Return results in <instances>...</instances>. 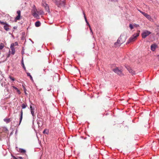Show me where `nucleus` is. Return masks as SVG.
<instances>
[{
  "instance_id": "f257e3e1",
  "label": "nucleus",
  "mask_w": 159,
  "mask_h": 159,
  "mask_svg": "<svg viewBox=\"0 0 159 159\" xmlns=\"http://www.w3.org/2000/svg\"><path fill=\"white\" fill-rule=\"evenodd\" d=\"M53 2L58 7H65L66 5V0H52Z\"/></svg>"
},
{
  "instance_id": "f03ea898",
  "label": "nucleus",
  "mask_w": 159,
  "mask_h": 159,
  "mask_svg": "<svg viewBox=\"0 0 159 159\" xmlns=\"http://www.w3.org/2000/svg\"><path fill=\"white\" fill-rule=\"evenodd\" d=\"M151 32L148 30H145L143 32L142 34V37L143 39H145L146 37L150 34Z\"/></svg>"
},
{
  "instance_id": "7ed1b4c3",
  "label": "nucleus",
  "mask_w": 159,
  "mask_h": 159,
  "mask_svg": "<svg viewBox=\"0 0 159 159\" xmlns=\"http://www.w3.org/2000/svg\"><path fill=\"white\" fill-rule=\"evenodd\" d=\"M42 4V6L45 8V10L49 13H50V11L49 5L45 2H43Z\"/></svg>"
},
{
  "instance_id": "20e7f679",
  "label": "nucleus",
  "mask_w": 159,
  "mask_h": 159,
  "mask_svg": "<svg viewBox=\"0 0 159 159\" xmlns=\"http://www.w3.org/2000/svg\"><path fill=\"white\" fill-rule=\"evenodd\" d=\"M113 71L116 73L118 75L120 76L123 75L122 73V71L121 70L119 69L118 68L116 67L115 69H113Z\"/></svg>"
},
{
  "instance_id": "39448f33",
  "label": "nucleus",
  "mask_w": 159,
  "mask_h": 159,
  "mask_svg": "<svg viewBox=\"0 0 159 159\" xmlns=\"http://www.w3.org/2000/svg\"><path fill=\"white\" fill-rule=\"evenodd\" d=\"M123 43V40H117V41L114 43L115 46L116 47L119 46Z\"/></svg>"
},
{
  "instance_id": "423d86ee",
  "label": "nucleus",
  "mask_w": 159,
  "mask_h": 159,
  "mask_svg": "<svg viewBox=\"0 0 159 159\" xmlns=\"http://www.w3.org/2000/svg\"><path fill=\"white\" fill-rule=\"evenodd\" d=\"M142 13L143 15L149 20L150 21H151L152 20V18L150 15H148L147 13L145 12Z\"/></svg>"
},
{
  "instance_id": "0eeeda50",
  "label": "nucleus",
  "mask_w": 159,
  "mask_h": 159,
  "mask_svg": "<svg viewBox=\"0 0 159 159\" xmlns=\"http://www.w3.org/2000/svg\"><path fill=\"white\" fill-rule=\"evenodd\" d=\"M126 68L127 69L129 72L131 73V74L133 75L135 74V72L130 67L127 66L126 67Z\"/></svg>"
},
{
  "instance_id": "6e6552de",
  "label": "nucleus",
  "mask_w": 159,
  "mask_h": 159,
  "mask_svg": "<svg viewBox=\"0 0 159 159\" xmlns=\"http://www.w3.org/2000/svg\"><path fill=\"white\" fill-rule=\"evenodd\" d=\"M157 48V45L156 44H153L151 45V49L152 51H155L156 49Z\"/></svg>"
},
{
  "instance_id": "1a4fd4ad",
  "label": "nucleus",
  "mask_w": 159,
  "mask_h": 159,
  "mask_svg": "<svg viewBox=\"0 0 159 159\" xmlns=\"http://www.w3.org/2000/svg\"><path fill=\"white\" fill-rule=\"evenodd\" d=\"M139 33H138L134 34L130 38L129 40H133L134 39H136L139 36Z\"/></svg>"
},
{
  "instance_id": "9d476101",
  "label": "nucleus",
  "mask_w": 159,
  "mask_h": 159,
  "mask_svg": "<svg viewBox=\"0 0 159 159\" xmlns=\"http://www.w3.org/2000/svg\"><path fill=\"white\" fill-rule=\"evenodd\" d=\"M8 130L6 127H0V133L4 132L7 133Z\"/></svg>"
},
{
  "instance_id": "9b49d317",
  "label": "nucleus",
  "mask_w": 159,
  "mask_h": 159,
  "mask_svg": "<svg viewBox=\"0 0 159 159\" xmlns=\"http://www.w3.org/2000/svg\"><path fill=\"white\" fill-rule=\"evenodd\" d=\"M13 44H11L10 46V48L11 50V54L12 55H14L15 52V48L13 47Z\"/></svg>"
},
{
  "instance_id": "f8f14e48",
  "label": "nucleus",
  "mask_w": 159,
  "mask_h": 159,
  "mask_svg": "<svg viewBox=\"0 0 159 159\" xmlns=\"http://www.w3.org/2000/svg\"><path fill=\"white\" fill-rule=\"evenodd\" d=\"M9 25L7 24L6 23L4 26V29L8 31L10 30V29L9 28Z\"/></svg>"
},
{
  "instance_id": "ddd939ff",
  "label": "nucleus",
  "mask_w": 159,
  "mask_h": 159,
  "mask_svg": "<svg viewBox=\"0 0 159 159\" xmlns=\"http://www.w3.org/2000/svg\"><path fill=\"white\" fill-rule=\"evenodd\" d=\"M156 31L157 34L159 36V25H157V28L156 29Z\"/></svg>"
},
{
  "instance_id": "4468645a",
  "label": "nucleus",
  "mask_w": 159,
  "mask_h": 159,
  "mask_svg": "<svg viewBox=\"0 0 159 159\" xmlns=\"http://www.w3.org/2000/svg\"><path fill=\"white\" fill-rule=\"evenodd\" d=\"M41 25V23L40 21H37L35 22V25L36 27H38L40 26Z\"/></svg>"
},
{
  "instance_id": "2eb2a0df",
  "label": "nucleus",
  "mask_w": 159,
  "mask_h": 159,
  "mask_svg": "<svg viewBox=\"0 0 159 159\" xmlns=\"http://www.w3.org/2000/svg\"><path fill=\"white\" fill-rule=\"evenodd\" d=\"M22 116H23V112L21 110V113H20V121H19V125H20V123H21V121L22 120Z\"/></svg>"
},
{
  "instance_id": "dca6fc26",
  "label": "nucleus",
  "mask_w": 159,
  "mask_h": 159,
  "mask_svg": "<svg viewBox=\"0 0 159 159\" xmlns=\"http://www.w3.org/2000/svg\"><path fill=\"white\" fill-rule=\"evenodd\" d=\"M12 87L14 89L16 90L17 92L19 94H20L21 93L19 89H18L16 87L12 86Z\"/></svg>"
},
{
  "instance_id": "f3484780",
  "label": "nucleus",
  "mask_w": 159,
  "mask_h": 159,
  "mask_svg": "<svg viewBox=\"0 0 159 159\" xmlns=\"http://www.w3.org/2000/svg\"><path fill=\"white\" fill-rule=\"evenodd\" d=\"M32 13L37 12V10L34 5L33 6V9L32 10Z\"/></svg>"
},
{
  "instance_id": "a211bd4d",
  "label": "nucleus",
  "mask_w": 159,
  "mask_h": 159,
  "mask_svg": "<svg viewBox=\"0 0 159 159\" xmlns=\"http://www.w3.org/2000/svg\"><path fill=\"white\" fill-rule=\"evenodd\" d=\"M33 15L34 17L35 18H37L38 17H39V16L38 14L37 13V12L33 13Z\"/></svg>"
},
{
  "instance_id": "6ab92c4d",
  "label": "nucleus",
  "mask_w": 159,
  "mask_h": 159,
  "mask_svg": "<svg viewBox=\"0 0 159 159\" xmlns=\"http://www.w3.org/2000/svg\"><path fill=\"white\" fill-rule=\"evenodd\" d=\"M27 75L28 76H29L30 77V80H32V82H34V80L33 79V78L32 76L30 75V73H28V72H27Z\"/></svg>"
},
{
  "instance_id": "aec40b11",
  "label": "nucleus",
  "mask_w": 159,
  "mask_h": 159,
  "mask_svg": "<svg viewBox=\"0 0 159 159\" xmlns=\"http://www.w3.org/2000/svg\"><path fill=\"white\" fill-rule=\"evenodd\" d=\"M4 121L7 123H8L10 122V120L9 118H5L4 119Z\"/></svg>"
},
{
  "instance_id": "412c9836",
  "label": "nucleus",
  "mask_w": 159,
  "mask_h": 159,
  "mask_svg": "<svg viewBox=\"0 0 159 159\" xmlns=\"http://www.w3.org/2000/svg\"><path fill=\"white\" fill-rule=\"evenodd\" d=\"M19 150V152L20 153H25L26 152L25 150L23 149L20 148Z\"/></svg>"
},
{
  "instance_id": "4be33fe9",
  "label": "nucleus",
  "mask_w": 159,
  "mask_h": 159,
  "mask_svg": "<svg viewBox=\"0 0 159 159\" xmlns=\"http://www.w3.org/2000/svg\"><path fill=\"white\" fill-rule=\"evenodd\" d=\"M30 111H34V106H32L31 105H30Z\"/></svg>"
},
{
  "instance_id": "5701e85b",
  "label": "nucleus",
  "mask_w": 159,
  "mask_h": 159,
  "mask_svg": "<svg viewBox=\"0 0 159 159\" xmlns=\"http://www.w3.org/2000/svg\"><path fill=\"white\" fill-rule=\"evenodd\" d=\"M31 114L32 115V116H33V118L34 120L35 117V113H34V111H31Z\"/></svg>"
},
{
  "instance_id": "b1692460",
  "label": "nucleus",
  "mask_w": 159,
  "mask_h": 159,
  "mask_svg": "<svg viewBox=\"0 0 159 159\" xmlns=\"http://www.w3.org/2000/svg\"><path fill=\"white\" fill-rule=\"evenodd\" d=\"M43 133L44 134H48V131L47 129H45L43 132Z\"/></svg>"
},
{
  "instance_id": "393cba45",
  "label": "nucleus",
  "mask_w": 159,
  "mask_h": 159,
  "mask_svg": "<svg viewBox=\"0 0 159 159\" xmlns=\"http://www.w3.org/2000/svg\"><path fill=\"white\" fill-rule=\"evenodd\" d=\"M4 47V45L2 43L0 44V50H1Z\"/></svg>"
},
{
  "instance_id": "a878e982",
  "label": "nucleus",
  "mask_w": 159,
  "mask_h": 159,
  "mask_svg": "<svg viewBox=\"0 0 159 159\" xmlns=\"http://www.w3.org/2000/svg\"><path fill=\"white\" fill-rule=\"evenodd\" d=\"M26 106L27 105L26 104L23 103L22 104V109H25L26 107Z\"/></svg>"
},
{
  "instance_id": "bb28decb",
  "label": "nucleus",
  "mask_w": 159,
  "mask_h": 159,
  "mask_svg": "<svg viewBox=\"0 0 159 159\" xmlns=\"http://www.w3.org/2000/svg\"><path fill=\"white\" fill-rule=\"evenodd\" d=\"M20 16L19 15H17V16L16 17L15 19L16 20H19L20 19Z\"/></svg>"
},
{
  "instance_id": "cd10ccee",
  "label": "nucleus",
  "mask_w": 159,
  "mask_h": 159,
  "mask_svg": "<svg viewBox=\"0 0 159 159\" xmlns=\"http://www.w3.org/2000/svg\"><path fill=\"white\" fill-rule=\"evenodd\" d=\"M21 63H22V66H23V68L25 70H26L25 67V65H24V64L23 61H22L21 62Z\"/></svg>"
},
{
  "instance_id": "c85d7f7f",
  "label": "nucleus",
  "mask_w": 159,
  "mask_h": 159,
  "mask_svg": "<svg viewBox=\"0 0 159 159\" xmlns=\"http://www.w3.org/2000/svg\"><path fill=\"white\" fill-rule=\"evenodd\" d=\"M129 27H130V29L131 30H132L134 28L133 25L131 24H129Z\"/></svg>"
},
{
  "instance_id": "c756f323",
  "label": "nucleus",
  "mask_w": 159,
  "mask_h": 159,
  "mask_svg": "<svg viewBox=\"0 0 159 159\" xmlns=\"http://www.w3.org/2000/svg\"><path fill=\"white\" fill-rule=\"evenodd\" d=\"M83 14H84V19H85V22H87L88 21H87V19L86 17V16H85V14L84 13V12H83Z\"/></svg>"
},
{
  "instance_id": "7c9ffc66",
  "label": "nucleus",
  "mask_w": 159,
  "mask_h": 159,
  "mask_svg": "<svg viewBox=\"0 0 159 159\" xmlns=\"http://www.w3.org/2000/svg\"><path fill=\"white\" fill-rule=\"evenodd\" d=\"M0 23L1 25H4L6 23L4 22L3 21H0Z\"/></svg>"
},
{
  "instance_id": "2f4dec72",
  "label": "nucleus",
  "mask_w": 159,
  "mask_h": 159,
  "mask_svg": "<svg viewBox=\"0 0 159 159\" xmlns=\"http://www.w3.org/2000/svg\"><path fill=\"white\" fill-rule=\"evenodd\" d=\"M9 78H10V79L11 80H12L14 81L15 80V79L14 78L12 77L11 76H9Z\"/></svg>"
},
{
  "instance_id": "473e14b6",
  "label": "nucleus",
  "mask_w": 159,
  "mask_h": 159,
  "mask_svg": "<svg viewBox=\"0 0 159 159\" xmlns=\"http://www.w3.org/2000/svg\"><path fill=\"white\" fill-rule=\"evenodd\" d=\"M18 43L17 42H16L15 43H11V44H13V47H14V46H17L18 45Z\"/></svg>"
},
{
  "instance_id": "72a5a7b5",
  "label": "nucleus",
  "mask_w": 159,
  "mask_h": 159,
  "mask_svg": "<svg viewBox=\"0 0 159 159\" xmlns=\"http://www.w3.org/2000/svg\"><path fill=\"white\" fill-rule=\"evenodd\" d=\"M17 13L18 14V15H19L20 16V10H18L17 11Z\"/></svg>"
},
{
  "instance_id": "f704fd0d",
  "label": "nucleus",
  "mask_w": 159,
  "mask_h": 159,
  "mask_svg": "<svg viewBox=\"0 0 159 159\" xmlns=\"http://www.w3.org/2000/svg\"><path fill=\"white\" fill-rule=\"evenodd\" d=\"M43 12L42 11H39V14L40 15H43Z\"/></svg>"
},
{
  "instance_id": "c9c22d12",
  "label": "nucleus",
  "mask_w": 159,
  "mask_h": 159,
  "mask_svg": "<svg viewBox=\"0 0 159 159\" xmlns=\"http://www.w3.org/2000/svg\"><path fill=\"white\" fill-rule=\"evenodd\" d=\"M134 25V26H135L136 27H139V25L136 24H135Z\"/></svg>"
},
{
  "instance_id": "e433bc0d",
  "label": "nucleus",
  "mask_w": 159,
  "mask_h": 159,
  "mask_svg": "<svg viewBox=\"0 0 159 159\" xmlns=\"http://www.w3.org/2000/svg\"><path fill=\"white\" fill-rule=\"evenodd\" d=\"M89 29L90 31V33L92 34H93V32L92 31V29L91 28V27H89Z\"/></svg>"
},
{
  "instance_id": "4c0bfd02",
  "label": "nucleus",
  "mask_w": 159,
  "mask_h": 159,
  "mask_svg": "<svg viewBox=\"0 0 159 159\" xmlns=\"http://www.w3.org/2000/svg\"><path fill=\"white\" fill-rule=\"evenodd\" d=\"M133 40H129L127 42H126V44H129L131 43Z\"/></svg>"
},
{
  "instance_id": "58836bf2",
  "label": "nucleus",
  "mask_w": 159,
  "mask_h": 159,
  "mask_svg": "<svg viewBox=\"0 0 159 159\" xmlns=\"http://www.w3.org/2000/svg\"><path fill=\"white\" fill-rule=\"evenodd\" d=\"M138 11H139L141 13L143 14L142 13H144V12H143L142 11H141L140 10L138 9Z\"/></svg>"
},
{
  "instance_id": "ea45409f",
  "label": "nucleus",
  "mask_w": 159,
  "mask_h": 159,
  "mask_svg": "<svg viewBox=\"0 0 159 159\" xmlns=\"http://www.w3.org/2000/svg\"><path fill=\"white\" fill-rule=\"evenodd\" d=\"M110 0L111 1L114 2H116L117 1V0Z\"/></svg>"
},
{
  "instance_id": "a19ab883",
  "label": "nucleus",
  "mask_w": 159,
  "mask_h": 159,
  "mask_svg": "<svg viewBox=\"0 0 159 159\" xmlns=\"http://www.w3.org/2000/svg\"><path fill=\"white\" fill-rule=\"evenodd\" d=\"M87 24V25H88L89 27H91L90 26V24H89V23H86Z\"/></svg>"
},
{
  "instance_id": "79ce46f5",
  "label": "nucleus",
  "mask_w": 159,
  "mask_h": 159,
  "mask_svg": "<svg viewBox=\"0 0 159 159\" xmlns=\"http://www.w3.org/2000/svg\"><path fill=\"white\" fill-rule=\"evenodd\" d=\"M157 57L158 59H159V55H158L157 56Z\"/></svg>"
},
{
  "instance_id": "37998d69",
  "label": "nucleus",
  "mask_w": 159,
  "mask_h": 159,
  "mask_svg": "<svg viewBox=\"0 0 159 159\" xmlns=\"http://www.w3.org/2000/svg\"><path fill=\"white\" fill-rule=\"evenodd\" d=\"M14 159H17V158H16V157H14Z\"/></svg>"
},
{
  "instance_id": "c03bdc74",
  "label": "nucleus",
  "mask_w": 159,
  "mask_h": 159,
  "mask_svg": "<svg viewBox=\"0 0 159 159\" xmlns=\"http://www.w3.org/2000/svg\"><path fill=\"white\" fill-rule=\"evenodd\" d=\"M86 23H88L89 22H88V21H87V22H86Z\"/></svg>"
},
{
  "instance_id": "a18cd8bd",
  "label": "nucleus",
  "mask_w": 159,
  "mask_h": 159,
  "mask_svg": "<svg viewBox=\"0 0 159 159\" xmlns=\"http://www.w3.org/2000/svg\"><path fill=\"white\" fill-rule=\"evenodd\" d=\"M31 42L32 43H33V42L32 41V40H31Z\"/></svg>"
},
{
  "instance_id": "49530a36",
  "label": "nucleus",
  "mask_w": 159,
  "mask_h": 159,
  "mask_svg": "<svg viewBox=\"0 0 159 159\" xmlns=\"http://www.w3.org/2000/svg\"><path fill=\"white\" fill-rule=\"evenodd\" d=\"M29 40H31V39H29Z\"/></svg>"
},
{
  "instance_id": "de8ad7c7",
  "label": "nucleus",
  "mask_w": 159,
  "mask_h": 159,
  "mask_svg": "<svg viewBox=\"0 0 159 159\" xmlns=\"http://www.w3.org/2000/svg\"><path fill=\"white\" fill-rule=\"evenodd\" d=\"M21 159H22V157H20Z\"/></svg>"
},
{
  "instance_id": "09e8293b",
  "label": "nucleus",
  "mask_w": 159,
  "mask_h": 159,
  "mask_svg": "<svg viewBox=\"0 0 159 159\" xmlns=\"http://www.w3.org/2000/svg\"><path fill=\"white\" fill-rule=\"evenodd\" d=\"M121 36H120V38H121Z\"/></svg>"
}]
</instances>
